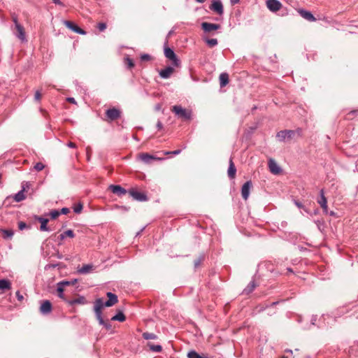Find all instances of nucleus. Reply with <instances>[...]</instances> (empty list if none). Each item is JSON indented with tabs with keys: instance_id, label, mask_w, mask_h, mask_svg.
Here are the masks:
<instances>
[{
	"instance_id": "obj_1",
	"label": "nucleus",
	"mask_w": 358,
	"mask_h": 358,
	"mask_svg": "<svg viewBox=\"0 0 358 358\" xmlns=\"http://www.w3.org/2000/svg\"><path fill=\"white\" fill-rule=\"evenodd\" d=\"M103 308V301L101 299H98L94 302V312L96 314V319L99 321V323L101 325H103L106 327V329H110L111 328V325L108 322H106L102 316H101V310Z\"/></svg>"
},
{
	"instance_id": "obj_2",
	"label": "nucleus",
	"mask_w": 358,
	"mask_h": 358,
	"mask_svg": "<svg viewBox=\"0 0 358 358\" xmlns=\"http://www.w3.org/2000/svg\"><path fill=\"white\" fill-rule=\"evenodd\" d=\"M172 111L180 117H182V119L187 120H190L192 117V112L189 110H187L185 108H183L180 106H174L172 108Z\"/></svg>"
},
{
	"instance_id": "obj_3",
	"label": "nucleus",
	"mask_w": 358,
	"mask_h": 358,
	"mask_svg": "<svg viewBox=\"0 0 358 358\" xmlns=\"http://www.w3.org/2000/svg\"><path fill=\"white\" fill-rule=\"evenodd\" d=\"M164 55L167 59L172 62V64L174 66L178 67L180 66V61L172 49L168 47L165 48Z\"/></svg>"
},
{
	"instance_id": "obj_4",
	"label": "nucleus",
	"mask_w": 358,
	"mask_h": 358,
	"mask_svg": "<svg viewBox=\"0 0 358 358\" xmlns=\"http://www.w3.org/2000/svg\"><path fill=\"white\" fill-rule=\"evenodd\" d=\"M72 284H73V282H71L64 280V281H61V282H58L57 285V291L58 293V296L60 299L65 301L66 302L67 300L65 298L64 294V287L66 286H68V285H70Z\"/></svg>"
},
{
	"instance_id": "obj_5",
	"label": "nucleus",
	"mask_w": 358,
	"mask_h": 358,
	"mask_svg": "<svg viewBox=\"0 0 358 358\" xmlns=\"http://www.w3.org/2000/svg\"><path fill=\"white\" fill-rule=\"evenodd\" d=\"M138 159L141 160L145 164H149L152 160H162L161 157H157L148 153H141L138 155Z\"/></svg>"
},
{
	"instance_id": "obj_6",
	"label": "nucleus",
	"mask_w": 358,
	"mask_h": 358,
	"mask_svg": "<svg viewBox=\"0 0 358 358\" xmlns=\"http://www.w3.org/2000/svg\"><path fill=\"white\" fill-rule=\"evenodd\" d=\"M210 9L220 15L224 13L223 6L220 0H213Z\"/></svg>"
},
{
	"instance_id": "obj_7",
	"label": "nucleus",
	"mask_w": 358,
	"mask_h": 358,
	"mask_svg": "<svg viewBox=\"0 0 358 358\" xmlns=\"http://www.w3.org/2000/svg\"><path fill=\"white\" fill-rule=\"evenodd\" d=\"M13 22L15 23V28L17 31V34H16L17 37L20 38L22 41H26V36L23 27L18 23L16 17L13 18Z\"/></svg>"
},
{
	"instance_id": "obj_8",
	"label": "nucleus",
	"mask_w": 358,
	"mask_h": 358,
	"mask_svg": "<svg viewBox=\"0 0 358 358\" xmlns=\"http://www.w3.org/2000/svg\"><path fill=\"white\" fill-rule=\"evenodd\" d=\"M294 132L292 130H283L280 131L277 134L276 137L280 141H285L286 139H290L294 136Z\"/></svg>"
},
{
	"instance_id": "obj_9",
	"label": "nucleus",
	"mask_w": 358,
	"mask_h": 358,
	"mask_svg": "<svg viewBox=\"0 0 358 358\" xmlns=\"http://www.w3.org/2000/svg\"><path fill=\"white\" fill-rule=\"evenodd\" d=\"M252 187V184L251 181H247L242 186L241 194L244 200H247L248 199Z\"/></svg>"
},
{
	"instance_id": "obj_10",
	"label": "nucleus",
	"mask_w": 358,
	"mask_h": 358,
	"mask_svg": "<svg viewBox=\"0 0 358 358\" xmlns=\"http://www.w3.org/2000/svg\"><path fill=\"white\" fill-rule=\"evenodd\" d=\"M266 6L273 12L279 10L282 7L281 3L278 0H267Z\"/></svg>"
},
{
	"instance_id": "obj_11",
	"label": "nucleus",
	"mask_w": 358,
	"mask_h": 358,
	"mask_svg": "<svg viewBox=\"0 0 358 358\" xmlns=\"http://www.w3.org/2000/svg\"><path fill=\"white\" fill-rule=\"evenodd\" d=\"M201 28L205 32H211L220 28V25L217 24L203 22L201 24Z\"/></svg>"
},
{
	"instance_id": "obj_12",
	"label": "nucleus",
	"mask_w": 358,
	"mask_h": 358,
	"mask_svg": "<svg viewBox=\"0 0 358 358\" xmlns=\"http://www.w3.org/2000/svg\"><path fill=\"white\" fill-rule=\"evenodd\" d=\"M64 24L68 28H69L70 29H71L72 31H73L74 32H76L77 34H83V35L86 34V32L84 30H83L79 27H78L76 24H75L74 23L71 22L70 21H64Z\"/></svg>"
},
{
	"instance_id": "obj_13",
	"label": "nucleus",
	"mask_w": 358,
	"mask_h": 358,
	"mask_svg": "<svg viewBox=\"0 0 358 358\" xmlns=\"http://www.w3.org/2000/svg\"><path fill=\"white\" fill-rule=\"evenodd\" d=\"M107 296L108 297V300L103 303V307H110L117 302V297L115 294L111 292H108Z\"/></svg>"
},
{
	"instance_id": "obj_14",
	"label": "nucleus",
	"mask_w": 358,
	"mask_h": 358,
	"mask_svg": "<svg viewBox=\"0 0 358 358\" xmlns=\"http://www.w3.org/2000/svg\"><path fill=\"white\" fill-rule=\"evenodd\" d=\"M52 305L51 303L46 300L43 301L40 307V311L42 314L46 315L51 312Z\"/></svg>"
},
{
	"instance_id": "obj_15",
	"label": "nucleus",
	"mask_w": 358,
	"mask_h": 358,
	"mask_svg": "<svg viewBox=\"0 0 358 358\" xmlns=\"http://www.w3.org/2000/svg\"><path fill=\"white\" fill-rule=\"evenodd\" d=\"M268 167L270 171L273 174H278L281 171L280 166L277 164L275 160L272 159L268 161Z\"/></svg>"
},
{
	"instance_id": "obj_16",
	"label": "nucleus",
	"mask_w": 358,
	"mask_h": 358,
	"mask_svg": "<svg viewBox=\"0 0 358 358\" xmlns=\"http://www.w3.org/2000/svg\"><path fill=\"white\" fill-rule=\"evenodd\" d=\"M298 12L301 15V16L302 17H303L304 19H306L310 22L316 21V18L313 16V15L310 12L306 10H303V9L299 10Z\"/></svg>"
},
{
	"instance_id": "obj_17",
	"label": "nucleus",
	"mask_w": 358,
	"mask_h": 358,
	"mask_svg": "<svg viewBox=\"0 0 358 358\" xmlns=\"http://www.w3.org/2000/svg\"><path fill=\"white\" fill-rule=\"evenodd\" d=\"M229 164V168H228V171H227V174L230 178L234 179L236 176V169L233 162L232 158H230Z\"/></svg>"
},
{
	"instance_id": "obj_18",
	"label": "nucleus",
	"mask_w": 358,
	"mask_h": 358,
	"mask_svg": "<svg viewBox=\"0 0 358 358\" xmlns=\"http://www.w3.org/2000/svg\"><path fill=\"white\" fill-rule=\"evenodd\" d=\"M106 115L110 120H114L119 117L120 111L115 108L108 109L106 111Z\"/></svg>"
},
{
	"instance_id": "obj_19",
	"label": "nucleus",
	"mask_w": 358,
	"mask_h": 358,
	"mask_svg": "<svg viewBox=\"0 0 358 358\" xmlns=\"http://www.w3.org/2000/svg\"><path fill=\"white\" fill-rule=\"evenodd\" d=\"M130 194L136 200L141 201H146L147 200L146 195L144 194L143 193L140 192H137V191H134L133 190V191L130 192Z\"/></svg>"
},
{
	"instance_id": "obj_20",
	"label": "nucleus",
	"mask_w": 358,
	"mask_h": 358,
	"mask_svg": "<svg viewBox=\"0 0 358 358\" xmlns=\"http://www.w3.org/2000/svg\"><path fill=\"white\" fill-rule=\"evenodd\" d=\"M173 68L171 67V66H168L166 68H165L164 69H162L160 72H159V76L162 78H169L171 74L173 73Z\"/></svg>"
},
{
	"instance_id": "obj_21",
	"label": "nucleus",
	"mask_w": 358,
	"mask_h": 358,
	"mask_svg": "<svg viewBox=\"0 0 358 358\" xmlns=\"http://www.w3.org/2000/svg\"><path fill=\"white\" fill-rule=\"evenodd\" d=\"M66 303L71 306H73L75 304H85L87 303L86 299L83 296H80L78 298L73 300H68Z\"/></svg>"
},
{
	"instance_id": "obj_22",
	"label": "nucleus",
	"mask_w": 358,
	"mask_h": 358,
	"mask_svg": "<svg viewBox=\"0 0 358 358\" xmlns=\"http://www.w3.org/2000/svg\"><path fill=\"white\" fill-rule=\"evenodd\" d=\"M318 203H320V206L322 208V209L327 212V201L326 197L324 196V190L322 189L320 191V199L318 201Z\"/></svg>"
},
{
	"instance_id": "obj_23",
	"label": "nucleus",
	"mask_w": 358,
	"mask_h": 358,
	"mask_svg": "<svg viewBox=\"0 0 358 358\" xmlns=\"http://www.w3.org/2000/svg\"><path fill=\"white\" fill-rule=\"evenodd\" d=\"M110 189L113 193L119 195L125 194L127 191L120 185H110Z\"/></svg>"
},
{
	"instance_id": "obj_24",
	"label": "nucleus",
	"mask_w": 358,
	"mask_h": 358,
	"mask_svg": "<svg viewBox=\"0 0 358 358\" xmlns=\"http://www.w3.org/2000/svg\"><path fill=\"white\" fill-rule=\"evenodd\" d=\"M220 87L226 86L229 83V75L227 73H222L220 75Z\"/></svg>"
},
{
	"instance_id": "obj_25",
	"label": "nucleus",
	"mask_w": 358,
	"mask_h": 358,
	"mask_svg": "<svg viewBox=\"0 0 358 358\" xmlns=\"http://www.w3.org/2000/svg\"><path fill=\"white\" fill-rule=\"evenodd\" d=\"M38 220L41 223L40 229L43 231H49L50 229L47 227L48 220L43 217H38Z\"/></svg>"
},
{
	"instance_id": "obj_26",
	"label": "nucleus",
	"mask_w": 358,
	"mask_h": 358,
	"mask_svg": "<svg viewBox=\"0 0 358 358\" xmlns=\"http://www.w3.org/2000/svg\"><path fill=\"white\" fill-rule=\"evenodd\" d=\"M24 192V188L14 195L13 199L16 202H20L25 199L26 197Z\"/></svg>"
},
{
	"instance_id": "obj_27",
	"label": "nucleus",
	"mask_w": 358,
	"mask_h": 358,
	"mask_svg": "<svg viewBox=\"0 0 358 358\" xmlns=\"http://www.w3.org/2000/svg\"><path fill=\"white\" fill-rule=\"evenodd\" d=\"M11 287L10 282L8 280H0V289L4 291L6 289H10Z\"/></svg>"
},
{
	"instance_id": "obj_28",
	"label": "nucleus",
	"mask_w": 358,
	"mask_h": 358,
	"mask_svg": "<svg viewBox=\"0 0 358 358\" xmlns=\"http://www.w3.org/2000/svg\"><path fill=\"white\" fill-rule=\"evenodd\" d=\"M126 317L124 315L122 312H118L115 315H114L111 320L113 321H119V322H124L125 320Z\"/></svg>"
},
{
	"instance_id": "obj_29",
	"label": "nucleus",
	"mask_w": 358,
	"mask_h": 358,
	"mask_svg": "<svg viewBox=\"0 0 358 358\" xmlns=\"http://www.w3.org/2000/svg\"><path fill=\"white\" fill-rule=\"evenodd\" d=\"M142 336L145 340H155L157 338V336L153 333L144 332Z\"/></svg>"
},
{
	"instance_id": "obj_30",
	"label": "nucleus",
	"mask_w": 358,
	"mask_h": 358,
	"mask_svg": "<svg viewBox=\"0 0 358 358\" xmlns=\"http://www.w3.org/2000/svg\"><path fill=\"white\" fill-rule=\"evenodd\" d=\"M148 346L150 348V350L156 352H159L162 350V347L160 345H153L152 343H148Z\"/></svg>"
},
{
	"instance_id": "obj_31",
	"label": "nucleus",
	"mask_w": 358,
	"mask_h": 358,
	"mask_svg": "<svg viewBox=\"0 0 358 358\" xmlns=\"http://www.w3.org/2000/svg\"><path fill=\"white\" fill-rule=\"evenodd\" d=\"M187 357L188 358H206L205 357L200 355L194 350L189 351L187 354Z\"/></svg>"
},
{
	"instance_id": "obj_32",
	"label": "nucleus",
	"mask_w": 358,
	"mask_h": 358,
	"mask_svg": "<svg viewBox=\"0 0 358 358\" xmlns=\"http://www.w3.org/2000/svg\"><path fill=\"white\" fill-rule=\"evenodd\" d=\"M3 237L4 238H11L13 236V231L12 230H2Z\"/></svg>"
},
{
	"instance_id": "obj_33",
	"label": "nucleus",
	"mask_w": 358,
	"mask_h": 358,
	"mask_svg": "<svg viewBox=\"0 0 358 358\" xmlns=\"http://www.w3.org/2000/svg\"><path fill=\"white\" fill-rule=\"evenodd\" d=\"M255 287V282H250V284L248 285V286L244 289V292L246 294H249V293H250L251 292L253 291Z\"/></svg>"
},
{
	"instance_id": "obj_34",
	"label": "nucleus",
	"mask_w": 358,
	"mask_h": 358,
	"mask_svg": "<svg viewBox=\"0 0 358 358\" xmlns=\"http://www.w3.org/2000/svg\"><path fill=\"white\" fill-rule=\"evenodd\" d=\"M206 42L210 47L215 46L217 44V40L216 38L206 39Z\"/></svg>"
},
{
	"instance_id": "obj_35",
	"label": "nucleus",
	"mask_w": 358,
	"mask_h": 358,
	"mask_svg": "<svg viewBox=\"0 0 358 358\" xmlns=\"http://www.w3.org/2000/svg\"><path fill=\"white\" fill-rule=\"evenodd\" d=\"M92 266L90 265H85L81 269H80V272L82 273H86L87 272H89V271L92 268Z\"/></svg>"
},
{
	"instance_id": "obj_36",
	"label": "nucleus",
	"mask_w": 358,
	"mask_h": 358,
	"mask_svg": "<svg viewBox=\"0 0 358 358\" xmlns=\"http://www.w3.org/2000/svg\"><path fill=\"white\" fill-rule=\"evenodd\" d=\"M60 213L58 210H54L50 212V215L52 219H56L59 215Z\"/></svg>"
},
{
	"instance_id": "obj_37",
	"label": "nucleus",
	"mask_w": 358,
	"mask_h": 358,
	"mask_svg": "<svg viewBox=\"0 0 358 358\" xmlns=\"http://www.w3.org/2000/svg\"><path fill=\"white\" fill-rule=\"evenodd\" d=\"M44 167L45 166L41 162L36 163L34 166V169L38 171H42Z\"/></svg>"
},
{
	"instance_id": "obj_38",
	"label": "nucleus",
	"mask_w": 358,
	"mask_h": 358,
	"mask_svg": "<svg viewBox=\"0 0 358 358\" xmlns=\"http://www.w3.org/2000/svg\"><path fill=\"white\" fill-rule=\"evenodd\" d=\"M64 234H65L66 236H68L70 238H73L75 236L74 232L71 229H68V230L65 231Z\"/></svg>"
},
{
	"instance_id": "obj_39",
	"label": "nucleus",
	"mask_w": 358,
	"mask_h": 358,
	"mask_svg": "<svg viewBox=\"0 0 358 358\" xmlns=\"http://www.w3.org/2000/svg\"><path fill=\"white\" fill-rule=\"evenodd\" d=\"M83 205L79 203L76 206L74 207L73 210L76 213H80L82 211Z\"/></svg>"
},
{
	"instance_id": "obj_40",
	"label": "nucleus",
	"mask_w": 358,
	"mask_h": 358,
	"mask_svg": "<svg viewBox=\"0 0 358 358\" xmlns=\"http://www.w3.org/2000/svg\"><path fill=\"white\" fill-rule=\"evenodd\" d=\"M97 27L101 31H103L106 29V24L103 22H101L97 24Z\"/></svg>"
},
{
	"instance_id": "obj_41",
	"label": "nucleus",
	"mask_w": 358,
	"mask_h": 358,
	"mask_svg": "<svg viewBox=\"0 0 358 358\" xmlns=\"http://www.w3.org/2000/svg\"><path fill=\"white\" fill-rule=\"evenodd\" d=\"M125 61H126V64L128 65L129 68H131L134 66V64L131 59L127 57V58H126Z\"/></svg>"
},
{
	"instance_id": "obj_42",
	"label": "nucleus",
	"mask_w": 358,
	"mask_h": 358,
	"mask_svg": "<svg viewBox=\"0 0 358 358\" xmlns=\"http://www.w3.org/2000/svg\"><path fill=\"white\" fill-rule=\"evenodd\" d=\"M41 98V94L40 91H36L34 95V99L36 101H40Z\"/></svg>"
},
{
	"instance_id": "obj_43",
	"label": "nucleus",
	"mask_w": 358,
	"mask_h": 358,
	"mask_svg": "<svg viewBox=\"0 0 358 358\" xmlns=\"http://www.w3.org/2000/svg\"><path fill=\"white\" fill-rule=\"evenodd\" d=\"M180 152V150H176L173 152H165L164 154L165 155H169V154L178 155Z\"/></svg>"
},
{
	"instance_id": "obj_44",
	"label": "nucleus",
	"mask_w": 358,
	"mask_h": 358,
	"mask_svg": "<svg viewBox=\"0 0 358 358\" xmlns=\"http://www.w3.org/2000/svg\"><path fill=\"white\" fill-rule=\"evenodd\" d=\"M141 58L143 61L144 60H148V59H150V56L149 55L144 54V55H141Z\"/></svg>"
},
{
	"instance_id": "obj_45",
	"label": "nucleus",
	"mask_w": 358,
	"mask_h": 358,
	"mask_svg": "<svg viewBox=\"0 0 358 358\" xmlns=\"http://www.w3.org/2000/svg\"><path fill=\"white\" fill-rule=\"evenodd\" d=\"M294 203H295V205H296L298 208H303V204H302L301 203H300L299 201H294Z\"/></svg>"
},
{
	"instance_id": "obj_46",
	"label": "nucleus",
	"mask_w": 358,
	"mask_h": 358,
	"mask_svg": "<svg viewBox=\"0 0 358 358\" xmlns=\"http://www.w3.org/2000/svg\"><path fill=\"white\" fill-rule=\"evenodd\" d=\"M16 296L19 301H22L23 299V296L20 294V292H16Z\"/></svg>"
},
{
	"instance_id": "obj_47",
	"label": "nucleus",
	"mask_w": 358,
	"mask_h": 358,
	"mask_svg": "<svg viewBox=\"0 0 358 358\" xmlns=\"http://www.w3.org/2000/svg\"><path fill=\"white\" fill-rule=\"evenodd\" d=\"M27 227L26 224L24 222H20L19 223V228L20 229L22 230Z\"/></svg>"
},
{
	"instance_id": "obj_48",
	"label": "nucleus",
	"mask_w": 358,
	"mask_h": 358,
	"mask_svg": "<svg viewBox=\"0 0 358 358\" xmlns=\"http://www.w3.org/2000/svg\"><path fill=\"white\" fill-rule=\"evenodd\" d=\"M67 101H68L69 102L71 103H75V104L76 103L75 99H74V98H73V97H69V98H67Z\"/></svg>"
},
{
	"instance_id": "obj_49",
	"label": "nucleus",
	"mask_w": 358,
	"mask_h": 358,
	"mask_svg": "<svg viewBox=\"0 0 358 358\" xmlns=\"http://www.w3.org/2000/svg\"><path fill=\"white\" fill-rule=\"evenodd\" d=\"M162 123L160 121H158L157 123V127L158 128V129H162Z\"/></svg>"
},
{
	"instance_id": "obj_50",
	"label": "nucleus",
	"mask_w": 358,
	"mask_h": 358,
	"mask_svg": "<svg viewBox=\"0 0 358 358\" xmlns=\"http://www.w3.org/2000/svg\"><path fill=\"white\" fill-rule=\"evenodd\" d=\"M67 145L69 147V148H76V144L73 142H69Z\"/></svg>"
},
{
	"instance_id": "obj_51",
	"label": "nucleus",
	"mask_w": 358,
	"mask_h": 358,
	"mask_svg": "<svg viewBox=\"0 0 358 358\" xmlns=\"http://www.w3.org/2000/svg\"><path fill=\"white\" fill-rule=\"evenodd\" d=\"M61 213L62 214H66L67 213H69V209L66 208H63L61 210Z\"/></svg>"
},
{
	"instance_id": "obj_52",
	"label": "nucleus",
	"mask_w": 358,
	"mask_h": 358,
	"mask_svg": "<svg viewBox=\"0 0 358 358\" xmlns=\"http://www.w3.org/2000/svg\"><path fill=\"white\" fill-rule=\"evenodd\" d=\"M239 1H240V0H230L231 3L232 5H234V4L238 3L239 2Z\"/></svg>"
},
{
	"instance_id": "obj_53",
	"label": "nucleus",
	"mask_w": 358,
	"mask_h": 358,
	"mask_svg": "<svg viewBox=\"0 0 358 358\" xmlns=\"http://www.w3.org/2000/svg\"><path fill=\"white\" fill-rule=\"evenodd\" d=\"M66 237V235H65L64 232V233H62V234H61L59 235V238H60V239H61V240L64 239Z\"/></svg>"
},
{
	"instance_id": "obj_54",
	"label": "nucleus",
	"mask_w": 358,
	"mask_h": 358,
	"mask_svg": "<svg viewBox=\"0 0 358 358\" xmlns=\"http://www.w3.org/2000/svg\"><path fill=\"white\" fill-rule=\"evenodd\" d=\"M55 4L61 5L62 2L59 0H52Z\"/></svg>"
},
{
	"instance_id": "obj_55",
	"label": "nucleus",
	"mask_w": 358,
	"mask_h": 358,
	"mask_svg": "<svg viewBox=\"0 0 358 358\" xmlns=\"http://www.w3.org/2000/svg\"><path fill=\"white\" fill-rule=\"evenodd\" d=\"M195 1L200 3H203L205 1V0H195Z\"/></svg>"
},
{
	"instance_id": "obj_56",
	"label": "nucleus",
	"mask_w": 358,
	"mask_h": 358,
	"mask_svg": "<svg viewBox=\"0 0 358 358\" xmlns=\"http://www.w3.org/2000/svg\"><path fill=\"white\" fill-rule=\"evenodd\" d=\"M283 358H285V357H283Z\"/></svg>"
}]
</instances>
